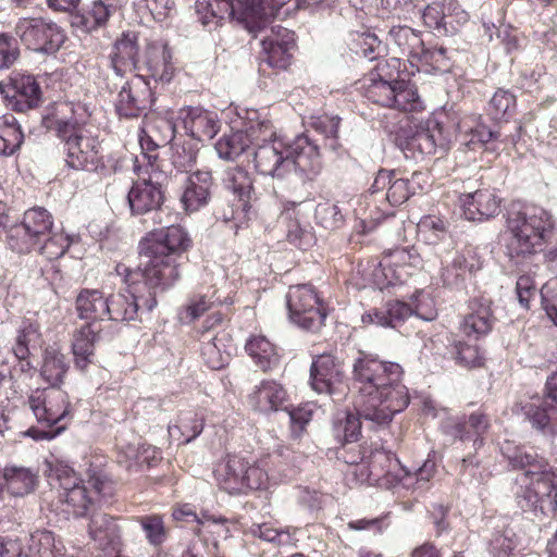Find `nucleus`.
Wrapping results in <instances>:
<instances>
[{
    "instance_id": "nucleus-1",
    "label": "nucleus",
    "mask_w": 557,
    "mask_h": 557,
    "mask_svg": "<svg viewBox=\"0 0 557 557\" xmlns=\"http://www.w3.org/2000/svg\"><path fill=\"white\" fill-rule=\"evenodd\" d=\"M191 245L187 232L180 225L154 230L140 242L143 270L125 292L107 298L108 320H136L139 309L151 311L157 297L180 278L177 259Z\"/></svg>"
},
{
    "instance_id": "nucleus-2",
    "label": "nucleus",
    "mask_w": 557,
    "mask_h": 557,
    "mask_svg": "<svg viewBox=\"0 0 557 557\" xmlns=\"http://www.w3.org/2000/svg\"><path fill=\"white\" fill-rule=\"evenodd\" d=\"M500 242L504 253L516 267L532 262L549 240L555 220L545 208L532 203L512 202L504 214Z\"/></svg>"
},
{
    "instance_id": "nucleus-3",
    "label": "nucleus",
    "mask_w": 557,
    "mask_h": 557,
    "mask_svg": "<svg viewBox=\"0 0 557 557\" xmlns=\"http://www.w3.org/2000/svg\"><path fill=\"white\" fill-rule=\"evenodd\" d=\"M253 148L255 168L262 175L285 178L295 171L312 181L322 170L318 146L305 135L290 141L272 129L269 138L255 140Z\"/></svg>"
},
{
    "instance_id": "nucleus-4",
    "label": "nucleus",
    "mask_w": 557,
    "mask_h": 557,
    "mask_svg": "<svg viewBox=\"0 0 557 557\" xmlns=\"http://www.w3.org/2000/svg\"><path fill=\"white\" fill-rule=\"evenodd\" d=\"M503 454L516 469H523L518 481L524 484L518 494V504L524 511L557 512V475L550 471L548 462L532 449L511 448L509 444L502 447Z\"/></svg>"
},
{
    "instance_id": "nucleus-5",
    "label": "nucleus",
    "mask_w": 557,
    "mask_h": 557,
    "mask_svg": "<svg viewBox=\"0 0 557 557\" xmlns=\"http://www.w3.org/2000/svg\"><path fill=\"white\" fill-rule=\"evenodd\" d=\"M72 111L67 103L57 104L51 112L42 116V125L53 131L63 143L65 163L79 171H94L101 163L100 141L91 129L66 116Z\"/></svg>"
},
{
    "instance_id": "nucleus-6",
    "label": "nucleus",
    "mask_w": 557,
    "mask_h": 557,
    "mask_svg": "<svg viewBox=\"0 0 557 557\" xmlns=\"http://www.w3.org/2000/svg\"><path fill=\"white\" fill-rule=\"evenodd\" d=\"M58 497L64 510L75 517H83L98 497L112 493L111 481L101 472L88 473V479H81L76 472L62 466L55 469Z\"/></svg>"
},
{
    "instance_id": "nucleus-7",
    "label": "nucleus",
    "mask_w": 557,
    "mask_h": 557,
    "mask_svg": "<svg viewBox=\"0 0 557 557\" xmlns=\"http://www.w3.org/2000/svg\"><path fill=\"white\" fill-rule=\"evenodd\" d=\"M259 0H198L196 12L202 25L215 29L225 20L242 25L252 37L264 26L267 12Z\"/></svg>"
},
{
    "instance_id": "nucleus-8",
    "label": "nucleus",
    "mask_w": 557,
    "mask_h": 557,
    "mask_svg": "<svg viewBox=\"0 0 557 557\" xmlns=\"http://www.w3.org/2000/svg\"><path fill=\"white\" fill-rule=\"evenodd\" d=\"M404 374L388 379L370 395L356 399L357 412L377 426L388 425L393 418L403 412L410 403L407 386L403 383Z\"/></svg>"
},
{
    "instance_id": "nucleus-9",
    "label": "nucleus",
    "mask_w": 557,
    "mask_h": 557,
    "mask_svg": "<svg viewBox=\"0 0 557 557\" xmlns=\"http://www.w3.org/2000/svg\"><path fill=\"white\" fill-rule=\"evenodd\" d=\"M52 215L41 207L28 209L20 223L8 227V248L18 255L29 253L51 233Z\"/></svg>"
},
{
    "instance_id": "nucleus-10",
    "label": "nucleus",
    "mask_w": 557,
    "mask_h": 557,
    "mask_svg": "<svg viewBox=\"0 0 557 557\" xmlns=\"http://www.w3.org/2000/svg\"><path fill=\"white\" fill-rule=\"evenodd\" d=\"M14 33L28 49L48 55L57 53L67 38L60 25L44 17L18 18Z\"/></svg>"
},
{
    "instance_id": "nucleus-11",
    "label": "nucleus",
    "mask_w": 557,
    "mask_h": 557,
    "mask_svg": "<svg viewBox=\"0 0 557 557\" xmlns=\"http://www.w3.org/2000/svg\"><path fill=\"white\" fill-rule=\"evenodd\" d=\"M404 374L400 364L383 361L377 356L359 351L351 366V380L357 391V399L363 398L375 391L388 379Z\"/></svg>"
},
{
    "instance_id": "nucleus-12",
    "label": "nucleus",
    "mask_w": 557,
    "mask_h": 557,
    "mask_svg": "<svg viewBox=\"0 0 557 557\" xmlns=\"http://www.w3.org/2000/svg\"><path fill=\"white\" fill-rule=\"evenodd\" d=\"M286 302L290 320L304 330H319L326 318L325 308L309 284L290 286Z\"/></svg>"
},
{
    "instance_id": "nucleus-13",
    "label": "nucleus",
    "mask_w": 557,
    "mask_h": 557,
    "mask_svg": "<svg viewBox=\"0 0 557 557\" xmlns=\"http://www.w3.org/2000/svg\"><path fill=\"white\" fill-rule=\"evenodd\" d=\"M421 265L422 259L414 247L396 248L382 257L373 273L374 282L380 289L403 284Z\"/></svg>"
},
{
    "instance_id": "nucleus-14",
    "label": "nucleus",
    "mask_w": 557,
    "mask_h": 557,
    "mask_svg": "<svg viewBox=\"0 0 557 557\" xmlns=\"http://www.w3.org/2000/svg\"><path fill=\"white\" fill-rule=\"evenodd\" d=\"M425 174L413 172L410 178H405L395 170L382 169L377 172L371 186L372 194L385 190V199L393 207L406 202L417 191L422 190Z\"/></svg>"
},
{
    "instance_id": "nucleus-15",
    "label": "nucleus",
    "mask_w": 557,
    "mask_h": 557,
    "mask_svg": "<svg viewBox=\"0 0 557 557\" xmlns=\"http://www.w3.org/2000/svg\"><path fill=\"white\" fill-rule=\"evenodd\" d=\"M29 408L39 423L52 426L71 417L66 392L59 387L36 389L28 398Z\"/></svg>"
},
{
    "instance_id": "nucleus-16",
    "label": "nucleus",
    "mask_w": 557,
    "mask_h": 557,
    "mask_svg": "<svg viewBox=\"0 0 557 557\" xmlns=\"http://www.w3.org/2000/svg\"><path fill=\"white\" fill-rule=\"evenodd\" d=\"M272 135V124L269 121L250 122L245 129L224 134L215 144V150L221 159L235 160L255 140H264Z\"/></svg>"
},
{
    "instance_id": "nucleus-17",
    "label": "nucleus",
    "mask_w": 557,
    "mask_h": 557,
    "mask_svg": "<svg viewBox=\"0 0 557 557\" xmlns=\"http://www.w3.org/2000/svg\"><path fill=\"white\" fill-rule=\"evenodd\" d=\"M547 397L528 403L524 413L532 426L544 434L557 433V371L546 382Z\"/></svg>"
},
{
    "instance_id": "nucleus-18",
    "label": "nucleus",
    "mask_w": 557,
    "mask_h": 557,
    "mask_svg": "<svg viewBox=\"0 0 557 557\" xmlns=\"http://www.w3.org/2000/svg\"><path fill=\"white\" fill-rule=\"evenodd\" d=\"M412 315H417L425 321H432L436 318V310L433 307L424 309L422 301H419L416 308L412 309L404 301L394 300L387 302L381 309L363 314L362 322L397 329Z\"/></svg>"
},
{
    "instance_id": "nucleus-19",
    "label": "nucleus",
    "mask_w": 557,
    "mask_h": 557,
    "mask_svg": "<svg viewBox=\"0 0 557 557\" xmlns=\"http://www.w3.org/2000/svg\"><path fill=\"white\" fill-rule=\"evenodd\" d=\"M342 362L331 354L319 355L310 369V383L319 394L335 395L343 384Z\"/></svg>"
},
{
    "instance_id": "nucleus-20",
    "label": "nucleus",
    "mask_w": 557,
    "mask_h": 557,
    "mask_svg": "<svg viewBox=\"0 0 557 557\" xmlns=\"http://www.w3.org/2000/svg\"><path fill=\"white\" fill-rule=\"evenodd\" d=\"M222 320L221 313H213L208 317L205 321V330L201 334V356L207 366L212 370L222 369L227 364L230 359V352L224 344V341L227 339V334L225 332H219L216 334L211 332Z\"/></svg>"
},
{
    "instance_id": "nucleus-21",
    "label": "nucleus",
    "mask_w": 557,
    "mask_h": 557,
    "mask_svg": "<svg viewBox=\"0 0 557 557\" xmlns=\"http://www.w3.org/2000/svg\"><path fill=\"white\" fill-rule=\"evenodd\" d=\"M11 83V87L5 86L8 97H4L11 110L27 112L41 104L42 90L33 75H16Z\"/></svg>"
},
{
    "instance_id": "nucleus-22",
    "label": "nucleus",
    "mask_w": 557,
    "mask_h": 557,
    "mask_svg": "<svg viewBox=\"0 0 557 557\" xmlns=\"http://www.w3.org/2000/svg\"><path fill=\"white\" fill-rule=\"evenodd\" d=\"M463 216L473 222H483L500 212L502 199L495 190L484 188L459 197Z\"/></svg>"
},
{
    "instance_id": "nucleus-23",
    "label": "nucleus",
    "mask_w": 557,
    "mask_h": 557,
    "mask_svg": "<svg viewBox=\"0 0 557 557\" xmlns=\"http://www.w3.org/2000/svg\"><path fill=\"white\" fill-rule=\"evenodd\" d=\"M213 185L209 171H195L185 176L181 203L187 213H194L206 207L211 199Z\"/></svg>"
},
{
    "instance_id": "nucleus-24",
    "label": "nucleus",
    "mask_w": 557,
    "mask_h": 557,
    "mask_svg": "<svg viewBox=\"0 0 557 557\" xmlns=\"http://www.w3.org/2000/svg\"><path fill=\"white\" fill-rule=\"evenodd\" d=\"M180 119L185 132L198 141L212 139L221 126L216 113L201 107L182 108Z\"/></svg>"
},
{
    "instance_id": "nucleus-25",
    "label": "nucleus",
    "mask_w": 557,
    "mask_h": 557,
    "mask_svg": "<svg viewBox=\"0 0 557 557\" xmlns=\"http://www.w3.org/2000/svg\"><path fill=\"white\" fill-rule=\"evenodd\" d=\"M367 461L372 473V481L380 486L389 487L410 474L391 451L375 449L370 454Z\"/></svg>"
},
{
    "instance_id": "nucleus-26",
    "label": "nucleus",
    "mask_w": 557,
    "mask_h": 557,
    "mask_svg": "<svg viewBox=\"0 0 557 557\" xmlns=\"http://www.w3.org/2000/svg\"><path fill=\"white\" fill-rule=\"evenodd\" d=\"M491 428L490 417L476 410L466 416L462 420L445 425V432L456 440L472 441L474 450L484 445V436Z\"/></svg>"
},
{
    "instance_id": "nucleus-27",
    "label": "nucleus",
    "mask_w": 557,
    "mask_h": 557,
    "mask_svg": "<svg viewBox=\"0 0 557 557\" xmlns=\"http://www.w3.org/2000/svg\"><path fill=\"white\" fill-rule=\"evenodd\" d=\"M172 59V51L166 44L161 41L149 44L144 61L148 76L162 84L170 83L175 73Z\"/></svg>"
},
{
    "instance_id": "nucleus-28",
    "label": "nucleus",
    "mask_w": 557,
    "mask_h": 557,
    "mask_svg": "<svg viewBox=\"0 0 557 557\" xmlns=\"http://www.w3.org/2000/svg\"><path fill=\"white\" fill-rule=\"evenodd\" d=\"M88 534L96 547L101 550H116L121 544V528L116 518L104 512H97L90 517Z\"/></svg>"
},
{
    "instance_id": "nucleus-29",
    "label": "nucleus",
    "mask_w": 557,
    "mask_h": 557,
    "mask_svg": "<svg viewBox=\"0 0 557 557\" xmlns=\"http://www.w3.org/2000/svg\"><path fill=\"white\" fill-rule=\"evenodd\" d=\"M100 327L95 323H85L73 332L71 346L78 369L85 370L92 363L95 344L100 337Z\"/></svg>"
},
{
    "instance_id": "nucleus-30",
    "label": "nucleus",
    "mask_w": 557,
    "mask_h": 557,
    "mask_svg": "<svg viewBox=\"0 0 557 557\" xmlns=\"http://www.w3.org/2000/svg\"><path fill=\"white\" fill-rule=\"evenodd\" d=\"M127 200L132 213L140 215L160 209L163 196L159 186L144 181L132 186Z\"/></svg>"
},
{
    "instance_id": "nucleus-31",
    "label": "nucleus",
    "mask_w": 557,
    "mask_h": 557,
    "mask_svg": "<svg viewBox=\"0 0 557 557\" xmlns=\"http://www.w3.org/2000/svg\"><path fill=\"white\" fill-rule=\"evenodd\" d=\"M110 62L115 74L119 76H123L135 70H140L138 66V45L136 36L124 34L122 38L116 40L110 54Z\"/></svg>"
},
{
    "instance_id": "nucleus-32",
    "label": "nucleus",
    "mask_w": 557,
    "mask_h": 557,
    "mask_svg": "<svg viewBox=\"0 0 557 557\" xmlns=\"http://www.w3.org/2000/svg\"><path fill=\"white\" fill-rule=\"evenodd\" d=\"M224 182L225 187L237 197L242 213L247 214L258 200L249 173L242 168L230 169Z\"/></svg>"
},
{
    "instance_id": "nucleus-33",
    "label": "nucleus",
    "mask_w": 557,
    "mask_h": 557,
    "mask_svg": "<svg viewBox=\"0 0 557 557\" xmlns=\"http://www.w3.org/2000/svg\"><path fill=\"white\" fill-rule=\"evenodd\" d=\"M245 349L263 372L272 371L280 364L281 356L277 347L263 335L251 336L247 341Z\"/></svg>"
},
{
    "instance_id": "nucleus-34",
    "label": "nucleus",
    "mask_w": 557,
    "mask_h": 557,
    "mask_svg": "<svg viewBox=\"0 0 557 557\" xmlns=\"http://www.w3.org/2000/svg\"><path fill=\"white\" fill-rule=\"evenodd\" d=\"M286 399V392L281 384L273 380H264L249 395L250 405L259 411L277 410Z\"/></svg>"
},
{
    "instance_id": "nucleus-35",
    "label": "nucleus",
    "mask_w": 557,
    "mask_h": 557,
    "mask_svg": "<svg viewBox=\"0 0 557 557\" xmlns=\"http://www.w3.org/2000/svg\"><path fill=\"white\" fill-rule=\"evenodd\" d=\"M76 311L87 323L108 319L107 298L98 289H83L76 297Z\"/></svg>"
},
{
    "instance_id": "nucleus-36",
    "label": "nucleus",
    "mask_w": 557,
    "mask_h": 557,
    "mask_svg": "<svg viewBox=\"0 0 557 557\" xmlns=\"http://www.w3.org/2000/svg\"><path fill=\"white\" fill-rule=\"evenodd\" d=\"M203 425V416L196 410L187 409L181 411L175 422L169 425V433L173 438L188 444L201 434Z\"/></svg>"
},
{
    "instance_id": "nucleus-37",
    "label": "nucleus",
    "mask_w": 557,
    "mask_h": 557,
    "mask_svg": "<svg viewBox=\"0 0 557 557\" xmlns=\"http://www.w3.org/2000/svg\"><path fill=\"white\" fill-rule=\"evenodd\" d=\"M247 460L240 456H230L226 463L216 471L220 487L228 494L244 493Z\"/></svg>"
},
{
    "instance_id": "nucleus-38",
    "label": "nucleus",
    "mask_w": 557,
    "mask_h": 557,
    "mask_svg": "<svg viewBox=\"0 0 557 557\" xmlns=\"http://www.w3.org/2000/svg\"><path fill=\"white\" fill-rule=\"evenodd\" d=\"M112 12V5L106 4L101 0H95L83 12H75V14H72L71 24L73 27L89 33L104 26Z\"/></svg>"
},
{
    "instance_id": "nucleus-39",
    "label": "nucleus",
    "mask_w": 557,
    "mask_h": 557,
    "mask_svg": "<svg viewBox=\"0 0 557 557\" xmlns=\"http://www.w3.org/2000/svg\"><path fill=\"white\" fill-rule=\"evenodd\" d=\"M457 129L460 135L470 136V139L465 140V144L473 147L475 145L484 146L499 138V133L491 131L475 114L462 116L457 124Z\"/></svg>"
},
{
    "instance_id": "nucleus-40",
    "label": "nucleus",
    "mask_w": 557,
    "mask_h": 557,
    "mask_svg": "<svg viewBox=\"0 0 557 557\" xmlns=\"http://www.w3.org/2000/svg\"><path fill=\"white\" fill-rule=\"evenodd\" d=\"M70 368L69 361L58 348L48 347L44 354L41 376L51 387H58L63 383L64 376Z\"/></svg>"
},
{
    "instance_id": "nucleus-41",
    "label": "nucleus",
    "mask_w": 557,
    "mask_h": 557,
    "mask_svg": "<svg viewBox=\"0 0 557 557\" xmlns=\"http://www.w3.org/2000/svg\"><path fill=\"white\" fill-rule=\"evenodd\" d=\"M23 140L24 135L15 116H0V154L12 156L21 148Z\"/></svg>"
},
{
    "instance_id": "nucleus-42",
    "label": "nucleus",
    "mask_w": 557,
    "mask_h": 557,
    "mask_svg": "<svg viewBox=\"0 0 557 557\" xmlns=\"http://www.w3.org/2000/svg\"><path fill=\"white\" fill-rule=\"evenodd\" d=\"M3 480L13 496H24L34 491L37 475L27 468L5 467Z\"/></svg>"
},
{
    "instance_id": "nucleus-43",
    "label": "nucleus",
    "mask_w": 557,
    "mask_h": 557,
    "mask_svg": "<svg viewBox=\"0 0 557 557\" xmlns=\"http://www.w3.org/2000/svg\"><path fill=\"white\" fill-rule=\"evenodd\" d=\"M40 332L39 325L32 320H23L12 350L18 360H25L30 355V350L39 345Z\"/></svg>"
},
{
    "instance_id": "nucleus-44",
    "label": "nucleus",
    "mask_w": 557,
    "mask_h": 557,
    "mask_svg": "<svg viewBox=\"0 0 557 557\" xmlns=\"http://www.w3.org/2000/svg\"><path fill=\"white\" fill-rule=\"evenodd\" d=\"M392 41L397 45L401 52L413 63L416 57L421 54L423 40L420 35L408 26H397L389 30Z\"/></svg>"
},
{
    "instance_id": "nucleus-45",
    "label": "nucleus",
    "mask_w": 557,
    "mask_h": 557,
    "mask_svg": "<svg viewBox=\"0 0 557 557\" xmlns=\"http://www.w3.org/2000/svg\"><path fill=\"white\" fill-rule=\"evenodd\" d=\"M492 329V314L486 306H480L474 312L467 314L460 323V331L466 336L486 335Z\"/></svg>"
},
{
    "instance_id": "nucleus-46",
    "label": "nucleus",
    "mask_w": 557,
    "mask_h": 557,
    "mask_svg": "<svg viewBox=\"0 0 557 557\" xmlns=\"http://www.w3.org/2000/svg\"><path fill=\"white\" fill-rule=\"evenodd\" d=\"M441 135L440 128L420 129L407 140V149L422 156L433 154L438 146H444Z\"/></svg>"
},
{
    "instance_id": "nucleus-47",
    "label": "nucleus",
    "mask_w": 557,
    "mask_h": 557,
    "mask_svg": "<svg viewBox=\"0 0 557 557\" xmlns=\"http://www.w3.org/2000/svg\"><path fill=\"white\" fill-rule=\"evenodd\" d=\"M146 108V99L140 98L133 84L122 87L117 96L116 111L121 116L135 117Z\"/></svg>"
},
{
    "instance_id": "nucleus-48",
    "label": "nucleus",
    "mask_w": 557,
    "mask_h": 557,
    "mask_svg": "<svg viewBox=\"0 0 557 557\" xmlns=\"http://www.w3.org/2000/svg\"><path fill=\"white\" fill-rule=\"evenodd\" d=\"M395 90L391 108L401 111H419L422 109V101L413 85L404 81L395 82Z\"/></svg>"
},
{
    "instance_id": "nucleus-49",
    "label": "nucleus",
    "mask_w": 557,
    "mask_h": 557,
    "mask_svg": "<svg viewBox=\"0 0 557 557\" xmlns=\"http://www.w3.org/2000/svg\"><path fill=\"white\" fill-rule=\"evenodd\" d=\"M515 110L516 96L511 91L503 88L494 92L487 106V113L495 121L511 116Z\"/></svg>"
},
{
    "instance_id": "nucleus-50",
    "label": "nucleus",
    "mask_w": 557,
    "mask_h": 557,
    "mask_svg": "<svg viewBox=\"0 0 557 557\" xmlns=\"http://www.w3.org/2000/svg\"><path fill=\"white\" fill-rule=\"evenodd\" d=\"M71 246V237L60 232H53L46 236L42 242L36 247L40 255L49 260L59 259L62 257Z\"/></svg>"
},
{
    "instance_id": "nucleus-51",
    "label": "nucleus",
    "mask_w": 557,
    "mask_h": 557,
    "mask_svg": "<svg viewBox=\"0 0 557 557\" xmlns=\"http://www.w3.org/2000/svg\"><path fill=\"white\" fill-rule=\"evenodd\" d=\"M317 222L326 230H335L343 225L344 214L341 208L331 201H323L317 205L314 211Z\"/></svg>"
},
{
    "instance_id": "nucleus-52",
    "label": "nucleus",
    "mask_w": 557,
    "mask_h": 557,
    "mask_svg": "<svg viewBox=\"0 0 557 557\" xmlns=\"http://www.w3.org/2000/svg\"><path fill=\"white\" fill-rule=\"evenodd\" d=\"M363 419L359 413L358 416L347 413L343 421L335 425V434L338 440L345 443H352L358 441L361 434V421Z\"/></svg>"
},
{
    "instance_id": "nucleus-53",
    "label": "nucleus",
    "mask_w": 557,
    "mask_h": 557,
    "mask_svg": "<svg viewBox=\"0 0 557 557\" xmlns=\"http://www.w3.org/2000/svg\"><path fill=\"white\" fill-rule=\"evenodd\" d=\"M395 90V82L391 83L384 79L373 81L367 89V97L374 103L382 107L391 108L393 95Z\"/></svg>"
},
{
    "instance_id": "nucleus-54",
    "label": "nucleus",
    "mask_w": 557,
    "mask_h": 557,
    "mask_svg": "<svg viewBox=\"0 0 557 557\" xmlns=\"http://www.w3.org/2000/svg\"><path fill=\"white\" fill-rule=\"evenodd\" d=\"M197 159V149L189 143L172 146V164L180 171H188Z\"/></svg>"
},
{
    "instance_id": "nucleus-55",
    "label": "nucleus",
    "mask_w": 557,
    "mask_h": 557,
    "mask_svg": "<svg viewBox=\"0 0 557 557\" xmlns=\"http://www.w3.org/2000/svg\"><path fill=\"white\" fill-rule=\"evenodd\" d=\"M265 58L263 59L271 67L285 70L290 64L292 51L295 47L267 46L262 45Z\"/></svg>"
},
{
    "instance_id": "nucleus-56",
    "label": "nucleus",
    "mask_w": 557,
    "mask_h": 557,
    "mask_svg": "<svg viewBox=\"0 0 557 557\" xmlns=\"http://www.w3.org/2000/svg\"><path fill=\"white\" fill-rule=\"evenodd\" d=\"M455 349V359L460 366L471 369L483 364V357L478 346L458 342Z\"/></svg>"
},
{
    "instance_id": "nucleus-57",
    "label": "nucleus",
    "mask_w": 557,
    "mask_h": 557,
    "mask_svg": "<svg viewBox=\"0 0 557 557\" xmlns=\"http://www.w3.org/2000/svg\"><path fill=\"white\" fill-rule=\"evenodd\" d=\"M122 454L125 457V462H127L128 468L134 465L141 466L144 463L149 466L150 458L154 457L156 449L146 445L128 444L122 448Z\"/></svg>"
},
{
    "instance_id": "nucleus-58",
    "label": "nucleus",
    "mask_w": 557,
    "mask_h": 557,
    "mask_svg": "<svg viewBox=\"0 0 557 557\" xmlns=\"http://www.w3.org/2000/svg\"><path fill=\"white\" fill-rule=\"evenodd\" d=\"M453 269H456V274L451 275V269L445 268L442 273V277L447 285H458L465 280L467 272L473 271V264H469L466 255L457 253L450 264Z\"/></svg>"
},
{
    "instance_id": "nucleus-59",
    "label": "nucleus",
    "mask_w": 557,
    "mask_h": 557,
    "mask_svg": "<svg viewBox=\"0 0 557 557\" xmlns=\"http://www.w3.org/2000/svg\"><path fill=\"white\" fill-rule=\"evenodd\" d=\"M143 530L148 542L152 545H160L165 540V529L162 518L159 516H147L140 518Z\"/></svg>"
},
{
    "instance_id": "nucleus-60",
    "label": "nucleus",
    "mask_w": 557,
    "mask_h": 557,
    "mask_svg": "<svg viewBox=\"0 0 557 557\" xmlns=\"http://www.w3.org/2000/svg\"><path fill=\"white\" fill-rule=\"evenodd\" d=\"M346 462L351 465L350 469L346 473L348 484L376 485V483L372 481V473L370 472V467L367 460L359 463H355V460H346Z\"/></svg>"
},
{
    "instance_id": "nucleus-61",
    "label": "nucleus",
    "mask_w": 557,
    "mask_h": 557,
    "mask_svg": "<svg viewBox=\"0 0 557 557\" xmlns=\"http://www.w3.org/2000/svg\"><path fill=\"white\" fill-rule=\"evenodd\" d=\"M18 55L20 49L15 39L8 34H0V70L10 67Z\"/></svg>"
},
{
    "instance_id": "nucleus-62",
    "label": "nucleus",
    "mask_w": 557,
    "mask_h": 557,
    "mask_svg": "<svg viewBox=\"0 0 557 557\" xmlns=\"http://www.w3.org/2000/svg\"><path fill=\"white\" fill-rule=\"evenodd\" d=\"M541 297L544 310L555 323L557 321V277L543 285Z\"/></svg>"
},
{
    "instance_id": "nucleus-63",
    "label": "nucleus",
    "mask_w": 557,
    "mask_h": 557,
    "mask_svg": "<svg viewBox=\"0 0 557 557\" xmlns=\"http://www.w3.org/2000/svg\"><path fill=\"white\" fill-rule=\"evenodd\" d=\"M446 49L444 47H434L426 49L422 44L421 54L416 57L414 62L432 65L436 70L446 67Z\"/></svg>"
},
{
    "instance_id": "nucleus-64",
    "label": "nucleus",
    "mask_w": 557,
    "mask_h": 557,
    "mask_svg": "<svg viewBox=\"0 0 557 557\" xmlns=\"http://www.w3.org/2000/svg\"><path fill=\"white\" fill-rule=\"evenodd\" d=\"M287 240L300 249H306L312 242V235L309 231L301 227L299 222L292 220L287 225Z\"/></svg>"
}]
</instances>
